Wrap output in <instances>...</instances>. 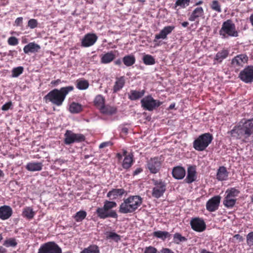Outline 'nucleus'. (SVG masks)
<instances>
[{"instance_id":"nucleus-10","label":"nucleus","mask_w":253,"mask_h":253,"mask_svg":"<svg viewBox=\"0 0 253 253\" xmlns=\"http://www.w3.org/2000/svg\"><path fill=\"white\" fill-rule=\"evenodd\" d=\"M64 142L66 145H70L75 142H82L85 140V137L81 133H75L72 131L67 130L64 134Z\"/></svg>"},{"instance_id":"nucleus-38","label":"nucleus","mask_w":253,"mask_h":253,"mask_svg":"<svg viewBox=\"0 0 253 253\" xmlns=\"http://www.w3.org/2000/svg\"><path fill=\"white\" fill-rule=\"evenodd\" d=\"M210 7L213 11L217 13H220L222 11L221 5L217 0H213L210 3Z\"/></svg>"},{"instance_id":"nucleus-3","label":"nucleus","mask_w":253,"mask_h":253,"mask_svg":"<svg viewBox=\"0 0 253 253\" xmlns=\"http://www.w3.org/2000/svg\"><path fill=\"white\" fill-rule=\"evenodd\" d=\"M117 203L114 201L106 200L104 202L102 208H98L96 210L97 216L100 219H106L109 217L117 218L118 214L112 209L117 207Z\"/></svg>"},{"instance_id":"nucleus-58","label":"nucleus","mask_w":253,"mask_h":253,"mask_svg":"<svg viewBox=\"0 0 253 253\" xmlns=\"http://www.w3.org/2000/svg\"><path fill=\"white\" fill-rule=\"evenodd\" d=\"M61 82L60 79H57L56 80L52 81L51 82V84L54 86H56Z\"/></svg>"},{"instance_id":"nucleus-62","label":"nucleus","mask_w":253,"mask_h":253,"mask_svg":"<svg viewBox=\"0 0 253 253\" xmlns=\"http://www.w3.org/2000/svg\"><path fill=\"white\" fill-rule=\"evenodd\" d=\"M116 157L118 159L119 161H120L123 158V155L120 153H117L116 155Z\"/></svg>"},{"instance_id":"nucleus-9","label":"nucleus","mask_w":253,"mask_h":253,"mask_svg":"<svg viewBox=\"0 0 253 253\" xmlns=\"http://www.w3.org/2000/svg\"><path fill=\"white\" fill-rule=\"evenodd\" d=\"M152 181L154 185L152 195L153 197L158 199L163 196L166 191L167 183L161 179L153 178L152 179Z\"/></svg>"},{"instance_id":"nucleus-43","label":"nucleus","mask_w":253,"mask_h":253,"mask_svg":"<svg viewBox=\"0 0 253 253\" xmlns=\"http://www.w3.org/2000/svg\"><path fill=\"white\" fill-rule=\"evenodd\" d=\"M191 0H176L173 7L174 9H176L177 6L182 8H184L189 5Z\"/></svg>"},{"instance_id":"nucleus-28","label":"nucleus","mask_w":253,"mask_h":253,"mask_svg":"<svg viewBox=\"0 0 253 253\" xmlns=\"http://www.w3.org/2000/svg\"><path fill=\"white\" fill-rule=\"evenodd\" d=\"M133 162V155L132 153H129L124 158L122 164V167L125 169H128L132 166Z\"/></svg>"},{"instance_id":"nucleus-61","label":"nucleus","mask_w":253,"mask_h":253,"mask_svg":"<svg viewBox=\"0 0 253 253\" xmlns=\"http://www.w3.org/2000/svg\"><path fill=\"white\" fill-rule=\"evenodd\" d=\"M107 145H108V143L107 142L102 143L99 145V148H103L107 146Z\"/></svg>"},{"instance_id":"nucleus-39","label":"nucleus","mask_w":253,"mask_h":253,"mask_svg":"<svg viewBox=\"0 0 253 253\" xmlns=\"http://www.w3.org/2000/svg\"><path fill=\"white\" fill-rule=\"evenodd\" d=\"M81 253H100L99 247L96 245H91L85 248L81 252Z\"/></svg>"},{"instance_id":"nucleus-64","label":"nucleus","mask_w":253,"mask_h":253,"mask_svg":"<svg viewBox=\"0 0 253 253\" xmlns=\"http://www.w3.org/2000/svg\"><path fill=\"white\" fill-rule=\"evenodd\" d=\"M189 25V23L187 21H185V22H183L181 23V25L183 27H186L188 26V25Z\"/></svg>"},{"instance_id":"nucleus-54","label":"nucleus","mask_w":253,"mask_h":253,"mask_svg":"<svg viewBox=\"0 0 253 253\" xmlns=\"http://www.w3.org/2000/svg\"><path fill=\"white\" fill-rule=\"evenodd\" d=\"M161 253H174L169 248H163L161 250Z\"/></svg>"},{"instance_id":"nucleus-55","label":"nucleus","mask_w":253,"mask_h":253,"mask_svg":"<svg viewBox=\"0 0 253 253\" xmlns=\"http://www.w3.org/2000/svg\"><path fill=\"white\" fill-rule=\"evenodd\" d=\"M143 171V169L142 168H137L134 171H133V176H135V175H136L137 174H138L139 173H140V172H141L142 171Z\"/></svg>"},{"instance_id":"nucleus-40","label":"nucleus","mask_w":253,"mask_h":253,"mask_svg":"<svg viewBox=\"0 0 253 253\" xmlns=\"http://www.w3.org/2000/svg\"><path fill=\"white\" fill-rule=\"evenodd\" d=\"M153 235L154 237L160 238L163 241L165 240L166 238H169L171 236L170 234L168 232L162 231H155L153 232Z\"/></svg>"},{"instance_id":"nucleus-20","label":"nucleus","mask_w":253,"mask_h":253,"mask_svg":"<svg viewBox=\"0 0 253 253\" xmlns=\"http://www.w3.org/2000/svg\"><path fill=\"white\" fill-rule=\"evenodd\" d=\"M126 194V191L123 188L112 189L107 194V197L110 200H115L118 197H122L124 194Z\"/></svg>"},{"instance_id":"nucleus-2","label":"nucleus","mask_w":253,"mask_h":253,"mask_svg":"<svg viewBox=\"0 0 253 253\" xmlns=\"http://www.w3.org/2000/svg\"><path fill=\"white\" fill-rule=\"evenodd\" d=\"M142 202L143 199L140 196H129L123 199L120 205L119 212L123 214L134 213L141 206Z\"/></svg>"},{"instance_id":"nucleus-8","label":"nucleus","mask_w":253,"mask_h":253,"mask_svg":"<svg viewBox=\"0 0 253 253\" xmlns=\"http://www.w3.org/2000/svg\"><path fill=\"white\" fill-rule=\"evenodd\" d=\"M239 193L240 191L235 188L227 189L225 192L226 196L223 202L224 206L228 208L233 207L236 202V197L238 196Z\"/></svg>"},{"instance_id":"nucleus-51","label":"nucleus","mask_w":253,"mask_h":253,"mask_svg":"<svg viewBox=\"0 0 253 253\" xmlns=\"http://www.w3.org/2000/svg\"><path fill=\"white\" fill-rule=\"evenodd\" d=\"M157 250L156 248L152 246L146 247L144 251V253H157Z\"/></svg>"},{"instance_id":"nucleus-13","label":"nucleus","mask_w":253,"mask_h":253,"mask_svg":"<svg viewBox=\"0 0 253 253\" xmlns=\"http://www.w3.org/2000/svg\"><path fill=\"white\" fill-rule=\"evenodd\" d=\"M238 77L246 84L253 82V66L249 65L245 67L240 72Z\"/></svg>"},{"instance_id":"nucleus-49","label":"nucleus","mask_w":253,"mask_h":253,"mask_svg":"<svg viewBox=\"0 0 253 253\" xmlns=\"http://www.w3.org/2000/svg\"><path fill=\"white\" fill-rule=\"evenodd\" d=\"M8 44L10 45H16L18 44V40L15 37H10L7 40Z\"/></svg>"},{"instance_id":"nucleus-5","label":"nucleus","mask_w":253,"mask_h":253,"mask_svg":"<svg viewBox=\"0 0 253 253\" xmlns=\"http://www.w3.org/2000/svg\"><path fill=\"white\" fill-rule=\"evenodd\" d=\"M232 134L239 138L250 137L253 134V118L247 120L242 127L233 129Z\"/></svg>"},{"instance_id":"nucleus-45","label":"nucleus","mask_w":253,"mask_h":253,"mask_svg":"<svg viewBox=\"0 0 253 253\" xmlns=\"http://www.w3.org/2000/svg\"><path fill=\"white\" fill-rule=\"evenodd\" d=\"M86 214V212L84 211H80L75 214L74 218L76 221L81 222L85 218Z\"/></svg>"},{"instance_id":"nucleus-30","label":"nucleus","mask_w":253,"mask_h":253,"mask_svg":"<svg viewBox=\"0 0 253 253\" xmlns=\"http://www.w3.org/2000/svg\"><path fill=\"white\" fill-rule=\"evenodd\" d=\"M228 176V172L226 168L224 166H221L217 169L216 173V179L219 181L226 180Z\"/></svg>"},{"instance_id":"nucleus-18","label":"nucleus","mask_w":253,"mask_h":253,"mask_svg":"<svg viewBox=\"0 0 253 253\" xmlns=\"http://www.w3.org/2000/svg\"><path fill=\"white\" fill-rule=\"evenodd\" d=\"M174 29V27L173 26H168L165 27L159 34L155 35L154 42H158V40L160 39H167V35L171 33Z\"/></svg>"},{"instance_id":"nucleus-14","label":"nucleus","mask_w":253,"mask_h":253,"mask_svg":"<svg viewBox=\"0 0 253 253\" xmlns=\"http://www.w3.org/2000/svg\"><path fill=\"white\" fill-rule=\"evenodd\" d=\"M160 159L157 157L151 158L147 161V168L153 174L158 173L161 168Z\"/></svg>"},{"instance_id":"nucleus-23","label":"nucleus","mask_w":253,"mask_h":253,"mask_svg":"<svg viewBox=\"0 0 253 253\" xmlns=\"http://www.w3.org/2000/svg\"><path fill=\"white\" fill-rule=\"evenodd\" d=\"M40 49L41 47L38 44L32 42L24 47L23 51L25 53L29 54V53L38 52Z\"/></svg>"},{"instance_id":"nucleus-60","label":"nucleus","mask_w":253,"mask_h":253,"mask_svg":"<svg viewBox=\"0 0 253 253\" xmlns=\"http://www.w3.org/2000/svg\"><path fill=\"white\" fill-rule=\"evenodd\" d=\"M114 63L115 65L120 66L122 64V61L120 59H118L115 61Z\"/></svg>"},{"instance_id":"nucleus-26","label":"nucleus","mask_w":253,"mask_h":253,"mask_svg":"<svg viewBox=\"0 0 253 253\" xmlns=\"http://www.w3.org/2000/svg\"><path fill=\"white\" fill-rule=\"evenodd\" d=\"M196 179V171L194 167L191 166L188 168L187 175L185 179V181L187 183H191Z\"/></svg>"},{"instance_id":"nucleus-16","label":"nucleus","mask_w":253,"mask_h":253,"mask_svg":"<svg viewBox=\"0 0 253 253\" xmlns=\"http://www.w3.org/2000/svg\"><path fill=\"white\" fill-rule=\"evenodd\" d=\"M221 197L215 196L209 199L206 203V209L210 212H213L218 209L220 203Z\"/></svg>"},{"instance_id":"nucleus-36","label":"nucleus","mask_w":253,"mask_h":253,"mask_svg":"<svg viewBox=\"0 0 253 253\" xmlns=\"http://www.w3.org/2000/svg\"><path fill=\"white\" fill-rule=\"evenodd\" d=\"M124 64L127 67L133 65L135 62V58L133 55H127L123 58Z\"/></svg>"},{"instance_id":"nucleus-25","label":"nucleus","mask_w":253,"mask_h":253,"mask_svg":"<svg viewBox=\"0 0 253 253\" xmlns=\"http://www.w3.org/2000/svg\"><path fill=\"white\" fill-rule=\"evenodd\" d=\"M172 174L175 179H182L185 175V170L182 167L177 166L173 168Z\"/></svg>"},{"instance_id":"nucleus-56","label":"nucleus","mask_w":253,"mask_h":253,"mask_svg":"<svg viewBox=\"0 0 253 253\" xmlns=\"http://www.w3.org/2000/svg\"><path fill=\"white\" fill-rule=\"evenodd\" d=\"M234 238L239 240V242H242L243 241V238L240 234H236L234 236Z\"/></svg>"},{"instance_id":"nucleus-63","label":"nucleus","mask_w":253,"mask_h":253,"mask_svg":"<svg viewBox=\"0 0 253 253\" xmlns=\"http://www.w3.org/2000/svg\"><path fill=\"white\" fill-rule=\"evenodd\" d=\"M249 19L251 23V25H252V26H253V13L251 14V16H250Z\"/></svg>"},{"instance_id":"nucleus-11","label":"nucleus","mask_w":253,"mask_h":253,"mask_svg":"<svg viewBox=\"0 0 253 253\" xmlns=\"http://www.w3.org/2000/svg\"><path fill=\"white\" fill-rule=\"evenodd\" d=\"M38 253H62V250L54 242H48L41 246Z\"/></svg>"},{"instance_id":"nucleus-19","label":"nucleus","mask_w":253,"mask_h":253,"mask_svg":"<svg viewBox=\"0 0 253 253\" xmlns=\"http://www.w3.org/2000/svg\"><path fill=\"white\" fill-rule=\"evenodd\" d=\"M12 208L7 205L0 207V219L3 220L8 219L12 214Z\"/></svg>"},{"instance_id":"nucleus-46","label":"nucleus","mask_w":253,"mask_h":253,"mask_svg":"<svg viewBox=\"0 0 253 253\" xmlns=\"http://www.w3.org/2000/svg\"><path fill=\"white\" fill-rule=\"evenodd\" d=\"M24 71V68L22 66H18L13 68L12 70V77L13 78H17L23 73Z\"/></svg>"},{"instance_id":"nucleus-32","label":"nucleus","mask_w":253,"mask_h":253,"mask_svg":"<svg viewBox=\"0 0 253 253\" xmlns=\"http://www.w3.org/2000/svg\"><path fill=\"white\" fill-rule=\"evenodd\" d=\"M43 165L41 162H30L27 164L26 169L30 171H40Z\"/></svg>"},{"instance_id":"nucleus-27","label":"nucleus","mask_w":253,"mask_h":253,"mask_svg":"<svg viewBox=\"0 0 253 253\" xmlns=\"http://www.w3.org/2000/svg\"><path fill=\"white\" fill-rule=\"evenodd\" d=\"M126 80L124 76L117 78L113 88V92L116 93L122 89L124 86Z\"/></svg>"},{"instance_id":"nucleus-35","label":"nucleus","mask_w":253,"mask_h":253,"mask_svg":"<svg viewBox=\"0 0 253 253\" xmlns=\"http://www.w3.org/2000/svg\"><path fill=\"white\" fill-rule=\"evenodd\" d=\"M83 110V106L81 104L76 103L75 102H72L69 107V111L71 113L73 114H77L82 112Z\"/></svg>"},{"instance_id":"nucleus-59","label":"nucleus","mask_w":253,"mask_h":253,"mask_svg":"<svg viewBox=\"0 0 253 253\" xmlns=\"http://www.w3.org/2000/svg\"><path fill=\"white\" fill-rule=\"evenodd\" d=\"M7 250L2 246H0V253H6Z\"/></svg>"},{"instance_id":"nucleus-22","label":"nucleus","mask_w":253,"mask_h":253,"mask_svg":"<svg viewBox=\"0 0 253 253\" xmlns=\"http://www.w3.org/2000/svg\"><path fill=\"white\" fill-rule=\"evenodd\" d=\"M116 55L113 51H110L102 54L100 56V62L107 64L112 62L116 58Z\"/></svg>"},{"instance_id":"nucleus-57","label":"nucleus","mask_w":253,"mask_h":253,"mask_svg":"<svg viewBox=\"0 0 253 253\" xmlns=\"http://www.w3.org/2000/svg\"><path fill=\"white\" fill-rule=\"evenodd\" d=\"M66 162L67 161L62 159H58L55 161V162L59 165H62L63 164L66 163Z\"/></svg>"},{"instance_id":"nucleus-4","label":"nucleus","mask_w":253,"mask_h":253,"mask_svg":"<svg viewBox=\"0 0 253 253\" xmlns=\"http://www.w3.org/2000/svg\"><path fill=\"white\" fill-rule=\"evenodd\" d=\"M219 34L222 38L224 39L229 37H237L239 36L236 25L231 19H228L223 22L221 28L219 31Z\"/></svg>"},{"instance_id":"nucleus-1","label":"nucleus","mask_w":253,"mask_h":253,"mask_svg":"<svg viewBox=\"0 0 253 253\" xmlns=\"http://www.w3.org/2000/svg\"><path fill=\"white\" fill-rule=\"evenodd\" d=\"M74 89L73 86H67L61 87L60 89L55 88L50 91L43 97L46 103L50 102L56 106L62 105L66 96Z\"/></svg>"},{"instance_id":"nucleus-52","label":"nucleus","mask_w":253,"mask_h":253,"mask_svg":"<svg viewBox=\"0 0 253 253\" xmlns=\"http://www.w3.org/2000/svg\"><path fill=\"white\" fill-rule=\"evenodd\" d=\"M12 106V103L11 102H8L4 104L1 107V110L3 111H7L9 110L10 108V107Z\"/></svg>"},{"instance_id":"nucleus-37","label":"nucleus","mask_w":253,"mask_h":253,"mask_svg":"<svg viewBox=\"0 0 253 253\" xmlns=\"http://www.w3.org/2000/svg\"><path fill=\"white\" fill-rule=\"evenodd\" d=\"M89 86L88 81L84 79L78 80L76 81V87L80 90H85Z\"/></svg>"},{"instance_id":"nucleus-42","label":"nucleus","mask_w":253,"mask_h":253,"mask_svg":"<svg viewBox=\"0 0 253 253\" xmlns=\"http://www.w3.org/2000/svg\"><path fill=\"white\" fill-rule=\"evenodd\" d=\"M173 241L175 244H179L181 242H186L187 239L185 237L182 236L180 233H175L173 235Z\"/></svg>"},{"instance_id":"nucleus-53","label":"nucleus","mask_w":253,"mask_h":253,"mask_svg":"<svg viewBox=\"0 0 253 253\" xmlns=\"http://www.w3.org/2000/svg\"><path fill=\"white\" fill-rule=\"evenodd\" d=\"M22 23H23V18L21 17H18L16 19V20L15 21V24L17 26H21L22 24Z\"/></svg>"},{"instance_id":"nucleus-44","label":"nucleus","mask_w":253,"mask_h":253,"mask_svg":"<svg viewBox=\"0 0 253 253\" xmlns=\"http://www.w3.org/2000/svg\"><path fill=\"white\" fill-rule=\"evenodd\" d=\"M143 61L145 65H152L155 64V58L151 55L146 54L143 57Z\"/></svg>"},{"instance_id":"nucleus-47","label":"nucleus","mask_w":253,"mask_h":253,"mask_svg":"<svg viewBox=\"0 0 253 253\" xmlns=\"http://www.w3.org/2000/svg\"><path fill=\"white\" fill-rule=\"evenodd\" d=\"M106 238L108 239H111L116 242H118L121 240L120 236L113 232L107 233Z\"/></svg>"},{"instance_id":"nucleus-6","label":"nucleus","mask_w":253,"mask_h":253,"mask_svg":"<svg viewBox=\"0 0 253 253\" xmlns=\"http://www.w3.org/2000/svg\"><path fill=\"white\" fill-rule=\"evenodd\" d=\"M213 138L212 135L209 132L202 134L194 140L193 147L197 151H204L211 143Z\"/></svg>"},{"instance_id":"nucleus-34","label":"nucleus","mask_w":253,"mask_h":253,"mask_svg":"<svg viewBox=\"0 0 253 253\" xmlns=\"http://www.w3.org/2000/svg\"><path fill=\"white\" fill-rule=\"evenodd\" d=\"M35 215V212L30 207H26L23 210L22 215L29 220L33 219Z\"/></svg>"},{"instance_id":"nucleus-50","label":"nucleus","mask_w":253,"mask_h":253,"mask_svg":"<svg viewBox=\"0 0 253 253\" xmlns=\"http://www.w3.org/2000/svg\"><path fill=\"white\" fill-rule=\"evenodd\" d=\"M38 21L35 19H31L29 20L28 22V26L31 29H34L38 26Z\"/></svg>"},{"instance_id":"nucleus-12","label":"nucleus","mask_w":253,"mask_h":253,"mask_svg":"<svg viewBox=\"0 0 253 253\" xmlns=\"http://www.w3.org/2000/svg\"><path fill=\"white\" fill-rule=\"evenodd\" d=\"M248 61V57L245 54H241L234 57L231 61V68L238 72Z\"/></svg>"},{"instance_id":"nucleus-21","label":"nucleus","mask_w":253,"mask_h":253,"mask_svg":"<svg viewBox=\"0 0 253 253\" xmlns=\"http://www.w3.org/2000/svg\"><path fill=\"white\" fill-rule=\"evenodd\" d=\"M204 15V10L202 7H197L195 8L192 12L189 17L188 20L190 21H195L199 20L200 17H202Z\"/></svg>"},{"instance_id":"nucleus-31","label":"nucleus","mask_w":253,"mask_h":253,"mask_svg":"<svg viewBox=\"0 0 253 253\" xmlns=\"http://www.w3.org/2000/svg\"><path fill=\"white\" fill-rule=\"evenodd\" d=\"M145 90L143 89L141 91L136 90H131L128 94V98L130 100H136L144 96Z\"/></svg>"},{"instance_id":"nucleus-15","label":"nucleus","mask_w":253,"mask_h":253,"mask_svg":"<svg viewBox=\"0 0 253 253\" xmlns=\"http://www.w3.org/2000/svg\"><path fill=\"white\" fill-rule=\"evenodd\" d=\"M191 228L196 232H203L206 228V223L203 218L199 217L192 218L190 222Z\"/></svg>"},{"instance_id":"nucleus-17","label":"nucleus","mask_w":253,"mask_h":253,"mask_svg":"<svg viewBox=\"0 0 253 253\" xmlns=\"http://www.w3.org/2000/svg\"><path fill=\"white\" fill-rule=\"evenodd\" d=\"M97 39L98 37L96 34L88 33L85 35L82 39L81 45L84 47L91 46L96 42Z\"/></svg>"},{"instance_id":"nucleus-48","label":"nucleus","mask_w":253,"mask_h":253,"mask_svg":"<svg viewBox=\"0 0 253 253\" xmlns=\"http://www.w3.org/2000/svg\"><path fill=\"white\" fill-rule=\"evenodd\" d=\"M246 242L249 246H253V231L248 234L246 237Z\"/></svg>"},{"instance_id":"nucleus-41","label":"nucleus","mask_w":253,"mask_h":253,"mask_svg":"<svg viewBox=\"0 0 253 253\" xmlns=\"http://www.w3.org/2000/svg\"><path fill=\"white\" fill-rule=\"evenodd\" d=\"M18 243L14 238H9L6 239L3 242V245L6 248L13 247L17 246Z\"/></svg>"},{"instance_id":"nucleus-33","label":"nucleus","mask_w":253,"mask_h":253,"mask_svg":"<svg viewBox=\"0 0 253 253\" xmlns=\"http://www.w3.org/2000/svg\"><path fill=\"white\" fill-rule=\"evenodd\" d=\"M93 103L97 108L100 110V108L105 105V98L103 95L98 94L95 96L93 101Z\"/></svg>"},{"instance_id":"nucleus-24","label":"nucleus","mask_w":253,"mask_h":253,"mask_svg":"<svg viewBox=\"0 0 253 253\" xmlns=\"http://www.w3.org/2000/svg\"><path fill=\"white\" fill-rule=\"evenodd\" d=\"M229 54V50L226 49H223L218 51L216 54L214 58V64L216 63H221L224 59H226L228 56Z\"/></svg>"},{"instance_id":"nucleus-7","label":"nucleus","mask_w":253,"mask_h":253,"mask_svg":"<svg viewBox=\"0 0 253 253\" xmlns=\"http://www.w3.org/2000/svg\"><path fill=\"white\" fill-rule=\"evenodd\" d=\"M141 107L145 110L152 111L160 106L163 102L159 100L154 99L151 95H148L143 98L140 101Z\"/></svg>"},{"instance_id":"nucleus-29","label":"nucleus","mask_w":253,"mask_h":253,"mask_svg":"<svg viewBox=\"0 0 253 253\" xmlns=\"http://www.w3.org/2000/svg\"><path fill=\"white\" fill-rule=\"evenodd\" d=\"M101 113L107 115H112L115 114L117 112V108L115 106H112L109 105H104L100 110Z\"/></svg>"}]
</instances>
